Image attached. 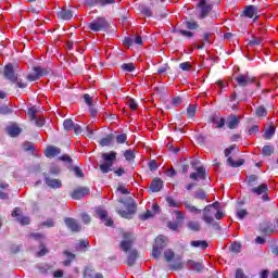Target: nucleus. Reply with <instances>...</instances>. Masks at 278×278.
I'll use <instances>...</instances> for the list:
<instances>
[{"label": "nucleus", "mask_w": 278, "mask_h": 278, "mask_svg": "<svg viewBox=\"0 0 278 278\" xmlns=\"http://www.w3.org/2000/svg\"><path fill=\"white\" fill-rule=\"evenodd\" d=\"M123 238L124 240L119 243V248L124 253H128L127 266H134L136 260H138V250H131L136 239L131 232H124Z\"/></svg>", "instance_id": "obj_1"}, {"label": "nucleus", "mask_w": 278, "mask_h": 278, "mask_svg": "<svg viewBox=\"0 0 278 278\" xmlns=\"http://www.w3.org/2000/svg\"><path fill=\"white\" fill-rule=\"evenodd\" d=\"M119 203H122V205H125V207L128 211H117V214H119V216L122 218H127L128 220H131L134 218V214H136L138 206L136 205V202L131 199V198H127L125 199H119L118 200Z\"/></svg>", "instance_id": "obj_2"}, {"label": "nucleus", "mask_w": 278, "mask_h": 278, "mask_svg": "<svg viewBox=\"0 0 278 278\" xmlns=\"http://www.w3.org/2000/svg\"><path fill=\"white\" fill-rule=\"evenodd\" d=\"M240 149H238V146L231 144L228 148L224 150V155L227 157V164L231 168H240V166L244 165V159H240L237 162L233 161V157L231 155H236V153H239Z\"/></svg>", "instance_id": "obj_3"}, {"label": "nucleus", "mask_w": 278, "mask_h": 278, "mask_svg": "<svg viewBox=\"0 0 278 278\" xmlns=\"http://www.w3.org/2000/svg\"><path fill=\"white\" fill-rule=\"evenodd\" d=\"M116 155L118 154L114 151L101 154L104 163L99 164V168L103 175H108V173L112 170V166H114V162H116Z\"/></svg>", "instance_id": "obj_4"}, {"label": "nucleus", "mask_w": 278, "mask_h": 278, "mask_svg": "<svg viewBox=\"0 0 278 278\" xmlns=\"http://www.w3.org/2000/svg\"><path fill=\"white\" fill-rule=\"evenodd\" d=\"M52 68L47 66L42 67L40 65L34 66L33 72L26 77L28 81H38L40 77H47V75H51Z\"/></svg>", "instance_id": "obj_5"}, {"label": "nucleus", "mask_w": 278, "mask_h": 278, "mask_svg": "<svg viewBox=\"0 0 278 278\" xmlns=\"http://www.w3.org/2000/svg\"><path fill=\"white\" fill-rule=\"evenodd\" d=\"M167 244H168V238L162 235L157 236L155 238V243L152 249V257L154 260H160V255H162V251L166 249Z\"/></svg>", "instance_id": "obj_6"}, {"label": "nucleus", "mask_w": 278, "mask_h": 278, "mask_svg": "<svg viewBox=\"0 0 278 278\" xmlns=\"http://www.w3.org/2000/svg\"><path fill=\"white\" fill-rule=\"evenodd\" d=\"M91 31H108L110 29V22L103 16H98L91 23L87 24Z\"/></svg>", "instance_id": "obj_7"}, {"label": "nucleus", "mask_w": 278, "mask_h": 278, "mask_svg": "<svg viewBox=\"0 0 278 278\" xmlns=\"http://www.w3.org/2000/svg\"><path fill=\"white\" fill-rule=\"evenodd\" d=\"M198 8V18L199 21H203V18H207L210 16V12L214 10L213 4H207V0H200L197 4Z\"/></svg>", "instance_id": "obj_8"}, {"label": "nucleus", "mask_w": 278, "mask_h": 278, "mask_svg": "<svg viewBox=\"0 0 278 278\" xmlns=\"http://www.w3.org/2000/svg\"><path fill=\"white\" fill-rule=\"evenodd\" d=\"M236 81H237L238 86H240L241 88L251 86V84H255L256 88H260V86H261L260 83H257V80H255V77H253L249 74H241V75L237 76Z\"/></svg>", "instance_id": "obj_9"}, {"label": "nucleus", "mask_w": 278, "mask_h": 278, "mask_svg": "<svg viewBox=\"0 0 278 278\" xmlns=\"http://www.w3.org/2000/svg\"><path fill=\"white\" fill-rule=\"evenodd\" d=\"M269 192L270 190L268 189V185L266 184H262L251 189V193L255 194L256 197H262L263 201H270V197H268Z\"/></svg>", "instance_id": "obj_10"}, {"label": "nucleus", "mask_w": 278, "mask_h": 278, "mask_svg": "<svg viewBox=\"0 0 278 278\" xmlns=\"http://www.w3.org/2000/svg\"><path fill=\"white\" fill-rule=\"evenodd\" d=\"M3 76L12 84H16V81H18V75L14 72V65L11 63L4 66Z\"/></svg>", "instance_id": "obj_11"}, {"label": "nucleus", "mask_w": 278, "mask_h": 278, "mask_svg": "<svg viewBox=\"0 0 278 278\" xmlns=\"http://www.w3.org/2000/svg\"><path fill=\"white\" fill-rule=\"evenodd\" d=\"M43 177H45V184H46V186H48V188H51L52 190H58V189L62 188L61 179L51 178V176H49V174H47V173H43Z\"/></svg>", "instance_id": "obj_12"}, {"label": "nucleus", "mask_w": 278, "mask_h": 278, "mask_svg": "<svg viewBox=\"0 0 278 278\" xmlns=\"http://www.w3.org/2000/svg\"><path fill=\"white\" fill-rule=\"evenodd\" d=\"M116 4V0H86L85 5L88 8H94L99 5L100 8H105L106 5H114Z\"/></svg>", "instance_id": "obj_13"}, {"label": "nucleus", "mask_w": 278, "mask_h": 278, "mask_svg": "<svg viewBox=\"0 0 278 278\" xmlns=\"http://www.w3.org/2000/svg\"><path fill=\"white\" fill-rule=\"evenodd\" d=\"M195 170L197 172L191 173L189 176V178L192 181H199V179H202V180L207 179V170H205V167L200 166Z\"/></svg>", "instance_id": "obj_14"}, {"label": "nucleus", "mask_w": 278, "mask_h": 278, "mask_svg": "<svg viewBox=\"0 0 278 278\" xmlns=\"http://www.w3.org/2000/svg\"><path fill=\"white\" fill-rule=\"evenodd\" d=\"M256 14H260V9L253 4L244 7L241 17L245 18H253L256 16Z\"/></svg>", "instance_id": "obj_15"}, {"label": "nucleus", "mask_w": 278, "mask_h": 278, "mask_svg": "<svg viewBox=\"0 0 278 278\" xmlns=\"http://www.w3.org/2000/svg\"><path fill=\"white\" fill-rule=\"evenodd\" d=\"M88 194H90V189L86 187H79L74 189V191L71 193V197L75 201H79V199H84V197H88Z\"/></svg>", "instance_id": "obj_16"}, {"label": "nucleus", "mask_w": 278, "mask_h": 278, "mask_svg": "<svg viewBox=\"0 0 278 278\" xmlns=\"http://www.w3.org/2000/svg\"><path fill=\"white\" fill-rule=\"evenodd\" d=\"M240 126V117L238 115L231 114L226 119V127L228 129H238Z\"/></svg>", "instance_id": "obj_17"}, {"label": "nucleus", "mask_w": 278, "mask_h": 278, "mask_svg": "<svg viewBox=\"0 0 278 278\" xmlns=\"http://www.w3.org/2000/svg\"><path fill=\"white\" fill-rule=\"evenodd\" d=\"M65 225L68 229H71L75 233H79V231H81V225H79V223H77L75 218H72V217L65 218Z\"/></svg>", "instance_id": "obj_18"}, {"label": "nucleus", "mask_w": 278, "mask_h": 278, "mask_svg": "<svg viewBox=\"0 0 278 278\" xmlns=\"http://www.w3.org/2000/svg\"><path fill=\"white\" fill-rule=\"evenodd\" d=\"M154 16L156 18H166L168 13H166V7L162 5L160 2L156 1V4L153 8Z\"/></svg>", "instance_id": "obj_19"}, {"label": "nucleus", "mask_w": 278, "mask_h": 278, "mask_svg": "<svg viewBox=\"0 0 278 278\" xmlns=\"http://www.w3.org/2000/svg\"><path fill=\"white\" fill-rule=\"evenodd\" d=\"M43 153L46 157H49L51 160L53 157H58V155L62 153V149L54 146H49Z\"/></svg>", "instance_id": "obj_20"}, {"label": "nucleus", "mask_w": 278, "mask_h": 278, "mask_svg": "<svg viewBox=\"0 0 278 278\" xmlns=\"http://www.w3.org/2000/svg\"><path fill=\"white\" fill-rule=\"evenodd\" d=\"M163 188L164 180H162L160 177L154 178L150 185L151 192H160Z\"/></svg>", "instance_id": "obj_21"}, {"label": "nucleus", "mask_w": 278, "mask_h": 278, "mask_svg": "<svg viewBox=\"0 0 278 278\" xmlns=\"http://www.w3.org/2000/svg\"><path fill=\"white\" fill-rule=\"evenodd\" d=\"M56 18L61 21H71L73 18V11L71 9H61L56 13Z\"/></svg>", "instance_id": "obj_22"}, {"label": "nucleus", "mask_w": 278, "mask_h": 278, "mask_svg": "<svg viewBox=\"0 0 278 278\" xmlns=\"http://www.w3.org/2000/svg\"><path fill=\"white\" fill-rule=\"evenodd\" d=\"M172 34H177L178 36H184L185 38H194V33L191 30L181 29L179 26H175L172 29Z\"/></svg>", "instance_id": "obj_23"}, {"label": "nucleus", "mask_w": 278, "mask_h": 278, "mask_svg": "<svg viewBox=\"0 0 278 278\" xmlns=\"http://www.w3.org/2000/svg\"><path fill=\"white\" fill-rule=\"evenodd\" d=\"M63 255H65L66 260L62 262L63 266L68 267L71 266V264H73V262H75L77 255H75L74 253H72L68 250H64L63 251Z\"/></svg>", "instance_id": "obj_24"}, {"label": "nucleus", "mask_w": 278, "mask_h": 278, "mask_svg": "<svg viewBox=\"0 0 278 278\" xmlns=\"http://www.w3.org/2000/svg\"><path fill=\"white\" fill-rule=\"evenodd\" d=\"M84 278H104L103 274L101 273H94V269L92 267H86L84 270Z\"/></svg>", "instance_id": "obj_25"}, {"label": "nucleus", "mask_w": 278, "mask_h": 278, "mask_svg": "<svg viewBox=\"0 0 278 278\" xmlns=\"http://www.w3.org/2000/svg\"><path fill=\"white\" fill-rule=\"evenodd\" d=\"M187 264H188V266L193 268V270L195 273H203V268H204L203 262H197V261L188 260Z\"/></svg>", "instance_id": "obj_26"}, {"label": "nucleus", "mask_w": 278, "mask_h": 278, "mask_svg": "<svg viewBox=\"0 0 278 278\" xmlns=\"http://www.w3.org/2000/svg\"><path fill=\"white\" fill-rule=\"evenodd\" d=\"M203 220L206 223V225H212V223H214V217L212 216L210 206H205L203 210Z\"/></svg>", "instance_id": "obj_27"}, {"label": "nucleus", "mask_w": 278, "mask_h": 278, "mask_svg": "<svg viewBox=\"0 0 278 278\" xmlns=\"http://www.w3.org/2000/svg\"><path fill=\"white\" fill-rule=\"evenodd\" d=\"M112 142H114V134H109L104 138L100 139V147H111Z\"/></svg>", "instance_id": "obj_28"}, {"label": "nucleus", "mask_w": 278, "mask_h": 278, "mask_svg": "<svg viewBox=\"0 0 278 278\" xmlns=\"http://www.w3.org/2000/svg\"><path fill=\"white\" fill-rule=\"evenodd\" d=\"M184 25L187 29H189V31L199 29V23H197L194 20H186Z\"/></svg>", "instance_id": "obj_29"}, {"label": "nucleus", "mask_w": 278, "mask_h": 278, "mask_svg": "<svg viewBox=\"0 0 278 278\" xmlns=\"http://www.w3.org/2000/svg\"><path fill=\"white\" fill-rule=\"evenodd\" d=\"M10 188V185L8 182L0 181V199L8 200L10 199V195L3 190H8Z\"/></svg>", "instance_id": "obj_30"}, {"label": "nucleus", "mask_w": 278, "mask_h": 278, "mask_svg": "<svg viewBox=\"0 0 278 278\" xmlns=\"http://www.w3.org/2000/svg\"><path fill=\"white\" fill-rule=\"evenodd\" d=\"M207 193L203 189H198L193 194V198L198 201H207Z\"/></svg>", "instance_id": "obj_31"}, {"label": "nucleus", "mask_w": 278, "mask_h": 278, "mask_svg": "<svg viewBox=\"0 0 278 278\" xmlns=\"http://www.w3.org/2000/svg\"><path fill=\"white\" fill-rule=\"evenodd\" d=\"M262 233H274L275 229L273 228V224L270 223H263L260 226Z\"/></svg>", "instance_id": "obj_32"}, {"label": "nucleus", "mask_w": 278, "mask_h": 278, "mask_svg": "<svg viewBox=\"0 0 278 278\" xmlns=\"http://www.w3.org/2000/svg\"><path fill=\"white\" fill-rule=\"evenodd\" d=\"M8 134L11 138H16L21 135V127L13 125L8 128Z\"/></svg>", "instance_id": "obj_33"}, {"label": "nucleus", "mask_w": 278, "mask_h": 278, "mask_svg": "<svg viewBox=\"0 0 278 278\" xmlns=\"http://www.w3.org/2000/svg\"><path fill=\"white\" fill-rule=\"evenodd\" d=\"M191 247H194V249H201L202 251H205V249H207L210 244L207 243V241L197 240L191 241Z\"/></svg>", "instance_id": "obj_34"}, {"label": "nucleus", "mask_w": 278, "mask_h": 278, "mask_svg": "<svg viewBox=\"0 0 278 278\" xmlns=\"http://www.w3.org/2000/svg\"><path fill=\"white\" fill-rule=\"evenodd\" d=\"M264 43L263 37H252V40L248 42V47H262Z\"/></svg>", "instance_id": "obj_35"}, {"label": "nucleus", "mask_w": 278, "mask_h": 278, "mask_svg": "<svg viewBox=\"0 0 278 278\" xmlns=\"http://www.w3.org/2000/svg\"><path fill=\"white\" fill-rule=\"evenodd\" d=\"M212 123H214L215 125H217V129H223V127H225V123L226 119L223 117H218V116H213L212 117Z\"/></svg>", "instance_id": "obj_36"}, {"label": "nucleus", "mask_w": 278, "mask_h": 278, "mask_svg": "<svg viewBox=\"0 0 278 278\" xmlns=\"http://www.w3.org/2000/svg\"><path fill=\"white\" fill-rule=\"evenodd\" d=\"M255 114L258 118H266V116H268V111L266 110V106L261 105L256 109Z\"/></svg>", "instance_id": "obj_37"}, {"label": "nucleus", "mask_w": 278, "mask_h": 278, "mask_svg": "<svg viewBox=\"0 0 278 278\" xmlns=\"http://www.w3.org/2000/svg\"><path fill=\"white\" fill-rule=\"evenodd\" d=\"M62 173V169L58 165H51L49 169V177H58Z\"/></svg>", "instance_id": "obj_38"}, {"label": "nucleus", "mask_w": 278, "mask_h": 278, "mask_svg": "<svg viewBox=\"0 0 278 278\" xmlns=\"http://www.w3.org/2000/svg\"><path fill=\"white\" fill-rule=\"evenodd\" d=\"M184 206L188 212H191V214H201V210L197 208V206L190 204L188 201L184 202Z\"/></svg>", "instance_id": "obj_39"}, {"label": "nucleus", "mask_w": 278, "mask_h": 278, "mask_svg": "<svg viewBox=\"0 0 278 278\" xmlns=\"http://www.w3.org/2000/svg\"><path fill=\"white\" fill-rule=\"evenodd\" d=\"M122 71L125 73H134L136 71V64L134 63H124L121 65Z\"/></svg>", "instance_id": "obj_40"}, {"label": "nucleus", "mask_w": 278, "mask_h": 278, "mask_svg": "<svg viewBox=\"0 0 278 278\" xmlns=\"http://www.w3.org/2000/svg\"><path fill=\"white\" fill-rule=\"evenodd\" d=\"M275 153V148L273 146H264L262 150V155L265 157H270V155Z\"/></svg>", "instance_id": "obj_41"}, {"label": "nucleus", "mask_w": 278, "mask_h": 278, "mask_svg": "<svg viewBox=\"0 0 278 278\" xmlns=\"http://www.w3.org/2000/svg\"><path fill=\"white\" fill-rule=\"evenodd\" d=\"M63 127L65 131H73V128L75 127V123L73 119L67 118L63 122Z\"/></svg>", "instance_id": "obj_42"}, {"label": "nucleus", "mask_w": 278, "mask_h": 278, "mask_svg": "<svg viewBox=\"0 0 278 278\" xmlns=\"http://www.w3.org/2000/svg\"><path fill=\"white\" fill-rule=\"evenodd\" d=\"M275 136V126H269L264 134L265 140H270Z\"/></svg>", "instance_id": "obj_43"}, {"label": "nucleus", "mask_w": 278, "mask_h": 278, "mask_svg": "<svg viewBox=\"0 0 278 278\" xmlns=\"http://www.w3.org/2000/svg\"><path fill=\"white\" fill-rule=\"evenodd\" d=\"M165 262H173L175 260V252L170 249L164 252Z\"/></svg>", "instance_id": "obj_44"}, {"label": "nucleus", "mask_w": 278, "mask_h": 278, "mask_svg": "<svg viewBox=\"0 0 278 278\" xmlns=\"http://www.w3.org/2000/svg\"><path fill=\"white\" fill-rule=\"evenodd\" d=\"M187 227L191 230V231H201V225L199 224V222H189L187 224Z\"/></svg>", "instance_id": "obj_45"}, {"label": "nucleus", "mask_w": 278, "mask_h": 278, "mask_svg": "<svg viewBox=\"0 0 278 278\" xmlns=\"http://www.w3.org/2000/svg\"><path fill=\"white\" fill-rule=\"evenodd\" d=\"M124 157L127 162H132V160H136V153H134V150H126Z\"/></svg>", "instance_id": "obj_46"}, {"label": "nucleus", "mask_w": 278, "mask_h": 278, "mask_svg": "<svg viewBox=\"0 0 278 278\" xmlns=\"http://www.w3.org/2000/svg\"><path fill=\"white\" fill-rule=\"evenodd\" d=\"M188 118H194L197 116V105H189L187 109Z\"/></svg>", "instance_id": "obj_47"}, {"label": "nucleus", "mask_w": 278, "mask_h": 278, "mask_svg": "<svg viewBox=\"0 0 278 278\" xmlns=\"http://www.w3.org/2000/svg\"><path fill=\"white\" fill-rule=\"evenodd\" d=\"M212 33H203L202 35V43L203 45H212Z\"/></svg>", "instance_id": "obj_48"}, {"label": "nucleus", "mask_w": 278, "mask_h": 278, "mask_svg": "<svg viewBox=\"0 0 278 278\" xmlns=\"http://www.w3.org/2000/svg\"><path fill=\"white\" fill-rule=\"evenodd\" d=\"M231 253H240L242 251V244L240 242H233L230 245Z\"/></svg>", "instance_id": "obj_49"}, {"label": "nucleus", "mask_w": 278, "mask_h": 278, "mask_svg": "<svg viewBox=\"0 0 278 278\" xmlns=\"http://www.w3.org/2000/svg\"><path fill=\"white\" fill-rule=\"evenodd\" d=\"M141 15L151 18V16H153V11H151L149 7H141Z\"/></svg>", "instance_id": "obj_50"}, {"label": "nucleus", "mask_w": 278, "mask_h": 278, "mask_svg": "<svg viewBox=\"0 0 278 278\" xmlns=\"http://www.w3.org/2000/svg\"><path fill=\"white\" fill-rule=\"evenodd\" d=\"M153 216H155V214L148 210L146 213L139 215V220H149V218H153Z\"/></svg>", "instance_id": "obj_51"}, {"label": "nucleus", "mask_w": 278, "mask_h": 278, "mask_svg": "<svg viewBox=\"0 0 278 278\" xmlns=\"http://www.w3.org/2000/svg\"><path fill=\"white\" fill-rule=\"evenodd\" d=\"M96 214L100 218V220H105V218L108 217V211L103 208H97Z\"/></svg>", "instance_id": "obj_52"}, {"label": "nucleus", "mask_w": 278, "mask_h": 278, "mask_svg": "<svg viewBox=\"0 0 278 278\" xmlns=\"http://www.w3.org/2000/svg\"><path fill=\"white\" fill-rule=\"evenodd\" d=\"M127 105L130 110H132V112H136V110H138V102H136V100L131 98L127 101Z\"/></svg>", "instance_id": "obj_53"}, {"label": "nucleus", "mask_w": 278, "mask_h": 278, "mask_svg": "<svg viewBox=\"0 0 278 278\" xmlns=\"http://www.w3.org/2000/svg\"><path fill=\"white\" fill-rule=\"evenodd\" d=\"M115 139L117 144H125L127 142V134L117 135Z\"/></svg>", "instance_id": "obj_54"}, {"label": "nucleus", "mask_w": 278, "mask_h": 278, "mask_svg": "<svg viewBox=\"0 0 278 278\" xmlns=\"http://www.w3.org/2000/svg\"><path fill=\"white\" fill-rule=\"evenodd\" d=\"M53 266H50V265H46V266H41L39 267V273L41 275H49V273H51Z\"/></svg>", "instance_id": "obj_55"}, {"label": "nucleus", "mask_w": 278, "mask_h": 278, "mask_svg": "<svg viewBox=\"0 0 278 278\" xmlns=\"http://www.w3.org/2000/svg\"><path fill=\"white\" fill-rule=\"evenodd\" d=\"M17 222L20 223V225H29V223H31V219H29V217L27 216L20 215L17 217Z\"/></svg>", "instance_id": "obj_56"}, {"label": "nucleus", "mask_w": 278, "mask_h": 278, "mask_svg": "<svg viewBox=\"0 0 278 278\" xmlns=\"http://www.w3.org/2000/svg\"><path fill=\"white\" fill-rule=\"evenodd\" d=\"M22 149L23 151H31V153H34V143L26 141L23 143Z\"/></svg>", "instance_id": "obj_57"}, {"label": "nucleus", "mask_w": 278, "mask_h": 278, "mask_svg": "<svg viewBox=\"0 0 278 278\" xmlns=\"http://www.w3.org/2000/svg\"><path fill=\"white\" fill-rule=\"evenodd\" d=\"M258 177L255 174H251L249 176H247V180H248V186H253L255 184V181H257Z\"/></svg>", "instance_id": "obj_58"}, {"label": "nucleus", "mask_w": 278, "mask_h": 278, "mask_svg": "<svg viewBox=\"0 0 278 278\" xmlns=\"http://www.w3.org/2000/svg\"><path fill=\"white\" fill-rule=\"evenodd\" d=\"M249 212L245 208H241L237 212L238 220H244V217L248 216Z\"/></svg>", "instance_id": "obj_59"}, {"label": "nucleus", "mask_w": 278, "mask_h": 278, "mask_svg": "<svg viewBox=\"0 0 278 278\" xmlns=\"http://www.w3.org/2000/svg\"><path fill=\"white\" fill-rule=\"evenodd\" d=\"M184 268V263L178 262V263H174L173 265L169 266L170 270H182Z\"/></svg>", "instance_id": "obj_60"}, {"label": "nucleus", "mask_w": 278, "mask_h": 278, "mask_svg": "<svg viewBox=\"0 0 278 278\" xmlns=\"http://www.w3.org/2000/svg\"><path fill=\"white\" fill-rule=\"evenodd\" d=\"M168 229H170L172 231H177V229H179V222H169L167 224Z\"/></svg>", "instance_id": "obj_61"}, {"label": "nucleus", "mask_w": 278, "mask_h": 278, "mask_svg": "<svg viewBox=\"0 0 278 278\" xmlns=\"http://www.w3.org/2000/svg\"><path fill=\"white\" fill-rule=\"evenodd\" d=\"M36 114H38V111L36 110V108H30L28 109V115L30 117V121H36Z\"/></svg>", "instance_id": "obj_62"}, {"label": "nucleus", "mask_w": 278, "mask_h": 278, "mask_svg": "<svg viewBox=\"0 0 278 278\" xmlns=\"http://www.w3.org/2000/svg\"><path fill=\"white\" fill-rule=\"evenodd\" d=\"M83 98H84L85 103H87L89 105V108H92V105H93L92 97H90L89 93H85L83 96Z\"/></svg>", "instance_id": "obj_63"}, {"label": "nucleus", "mask_w": 278, "mask_h": 278, "mask_svg": "<svg viewBox=\"0 0 278 278\" xmlns=\"http://www.w3.org/2000/svg\"><path fill=\"white\" fill-rule=\"evenodd\" d=\"M235 278H247V275H244V270H242V268H238L236 270Z\"/></svg>", "instance_id": "obj_64"}]
</instances>
